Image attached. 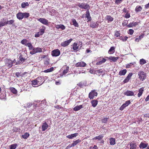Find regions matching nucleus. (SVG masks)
<instances>
[{"label": "nucleus", "mask_w": 149, "mask_h": 149, "mask_svg": "<svg viewBox=\"0 0 149 149\" xmlns=\"http://www.w3.org/2000/svg\"><path fill=\"white\" fill-rule=\"evenodd\" d=\"M139 78L142 81L145 80L146 77V74L143 71H140L138 72Z\"/></svg>", "instance_id": "obj_1"}, {"label": "nucleus", "mask_w": 149, "mask_h": 149, "mask_svg": "<svg viewBox=\"0 0 149 149\" xmlns=\"http://www.w3.org/2000/svg\"><path fill=\"white\" fill-rule=\"evenodd\" d=\"M77 6L80 8L88 10L90 8V6L87 3H79Z\"/></svg>", "instance_id": "obj_2"}, {"label": "nucleus", "mask_w": 149, "mask_h": 149, "mask_svg": "<svg viewBox=\"0 0 149 149\" xmlns=\"http://www.w3.org/2000/svg\"><path fill=\"white\" fill-rule=\"evenodd\" d=\"M42 52V49L40 47L33 48L32 51H31L30 53L31 54H33L35 53Z\"/></svg>", "instance_id": "obj_3"}, {"label": "nucleus", "mask_w": 149, "mask_h": 149, "mask_svg": "<svg viewBox=\"0 0 149 149\" xmlns=\"http://www.w3.org/2000/svg\"><path fill=\"white\" fill-rule=\"evenodd\" d=\"M4 62L6 65L8 67V68H10L12 66L13 62L10 60L5 59Z\"/></svg>", "instance_id": "obj_4"}, {"label": "nucleus", "mask_w": 149, "mask_h": 149, "mask_svg": "<svg viewBox=\"0 0 149 149\" xmlns=\"http://www.w3.org/2000/svg\"><path fill=\"white\" fill-rule=\"evenodd\" d=\"M36 79L38 84V85L39 86L42 85L45 81V80L44 81V78L43 76L38 77Z\"/></svg>", "instance_id": "obj_5"}, {"label": "nucleus", "mask_w": 149, "mask_h": 149, "mask_svg": "<svg viewBox=\"0 0 149 149\" xmlns=\"http://www.w3.org/2000/svg\"><path fill=\"white\" fill-rule=\"evenodd\" d=\"M52 55L53 56H57L60 54V52L58 49H56L52 51Z\"/></svg>", "instance_id": "obj_6"}, {"label": "nucleus", "mask_w": 149, "mask_h": 149, "mask_svg": "<svg viewBox=\"0 0 149 149\" xmlns=\"http://www.w3.org/2000/svg\"><path fill=\"white\" fill-rule=\"evenodd\" d=\"M38 20L43 24L46 25H48V20L45 18H40L38 19Z\"/></svg>", "instance_id": "obj_7"}, {"label": "nucleus", "mask_w": 149, "mask_h": 149, "mask_svg": "<svg viewBox=\"0 0 149 149\" xmlns=\"http://www.w3.org/2000/svg\"><path fill=\"white\" fill-rule=\"evenodd\" d=\"M97 95V94L96 92L94 91H92L89 93L88 97L91 99H92L95 96H96Z\"/></svg>", "instance_id": "obj_8"}, {"label": "nucleus", "mask_w": 149, "mask_h": 149, "mask_svg": "<svg viewBox=\"0 0 149 149\" xmlns=\"http://www.w3.org/2000/svg\"><path fill=\"white\" fill-rule=\"evenodd\" d=\"M130 100H127L125 102V103L123 104L120 107V110H123L124 109L127 107L130 103Z\"/></svg>", "instance_id": "obj_9"}, {"label": "nucleus", "mask_w": 149, "mask_h": 149, "mask_svg": "<svg viewBox=\"0 0 149 149\" xmlns=\"http://www.w3.org/2000/svg\"><path fill=\"white\" fill-rule=\"evenodd\" d=\"M72 40V39L71 38L67 41H65L64 42H61V45L63 47H65L68 45Z\"/></svg>", "instance_id": "obj_10"}, {"label": "nucleus", "mask_w": 149, "mask_h": 149, "mask_svg": "<svg viewBox=\"0 0 149 149\" xmlns=\"http://www.w3.org/2000/svg\"><path fill=\"white\" fill-rule=\"evenodd\" d=\"M44 101H42L40 102V101H37L36 103H33V107L36 108L37 107H40L42 106V103H43L44 102Z\"/></svg>", "instance_id": "obj_11"}, {"label": "nucleus", "mask_w": 149, "mask_h": 149, "mask_svg": "<svg viewBox=\"0 0 149 149\" xmlns=\"http://www.w3.org/2000/svg\"><path fill=\"white\" fill-rule=\"evenodd\" d=\"M86 65V63L83 61L78 62L75 64L77 67H83L85 66Z\"/></svg>", "instance_id": "obj_12"}, {"label": "nucleus", "mask_w": 149, "mask_h": 149, "mask_svg": "<svg viewBox=\"0 0 149 149\" xmlns=\"http://www.w3.org/2000/svg\"><path fill=\"white\" fill-rule=\"evenodd\" d=\"M124 94L127 96H132L134 95V93L133 91H127L124 93Z\"/></svg>", "instance_id": "obj_13"}, {"label": "nucleus", "mask_w": 149, "mask_h": 149, "mask_svg": "<svg viewBox=\"0 0 149 149\" xmlns=\"http://www.w3.org/2000/svg\"><path fill=\"white\" fill-rule=\"evenodd\" d=\"M48 127V125L47 124L46 122L43 123L42 125V131H45L47 129Z\"/></svg>", "instance_id": "obj_14"}, {"label": "nucleus", "mask_w": 149, "mask_h": 149, "mask_svg": "<svg viewBox=\"0 0 149 149\" xmlns=\"http://www.w3.org/2000/svg\"><path fill=\"white\" fill-rule=\"evenodd\" d=\"M130 149H136V145L135 142H131L130 143Z\"/></svg>", "instance_id": "obj_15"}, {"label": "nucleus", "mask_w": 149, "mask_h": 149, "mask_svg": "<svg viewBox=\"0 0 149 149\" xmlns=\"http://www.w3.org/2000/svg\"><path fill=\"white\" fill-rule=\"evenodd\" d=\"M55 26L57 29H61L62 30H64L65 28V26L63 25L62 24L56 25Z\"/></svg>", "instance_id": "obj_16"}, {"label": "nucleus", "mask_w": 149, "mask_h": 149, "mask_svg": "<svg viewBox=\"0 0 149 149\" xmlns=\"http://www.w3.org/2000/svg\"><path fill=\"white\" fill-rule=\"evenodd\" d=\"M72 48L75 51H77L79 50V48L77 46V44L76 43H74L72 46Z\"/></svg>", "instance_id": "obj_17"}, {"label": "nucleus", "mask_w": 149, "mask_h": 149, "mask_svg": "<svg viewBox=\"0 0 149 149\" xmlns=\"http://www.w3.org/2000/svg\"><path fill=\"white\" fill-rule=\"evenodd\" d=\"M90 26L93 28H94L98 26V24L97 23V22H92L90 23Z\"/></svg>", "instance_id": "obj_18"}, {"label": "nucleus", "mask_w": 149, "mask_h": 149, "mask_svg": "<svg viewBox=\"0 0 149 149\" xmlns=\"http://www.w3.org/2000/svg\"><path fill=\"white\" fill-rule=\"evenodd\" d=\"M86 17L87 18V19L88 20L87 22L91 20V18L90 16V13L89 10H86Z\"/></svg>", "instance_id": "obj_19"}, {"label": "nucleus", "mask_w": 149, "mask_h": 149, "mask_svg": "<svg viewBox=\"0 0 149 149\" xmlns=\"http://www.w3.org/2000/svg\"><path fill=\"white\" fill-rule=\"evenodd\" d=\"M78 135V133H75L68 135L66 136V137L69 139H72L74 137H76Z\"/></svg>", "instance_id": "obj_20"}, {"label": "nucleus", "mask_w": 149, "mask_h": 149, "mask_svg": "<svg viewBox=\"0 0 149 149\" xmlns=\"http://www.w3.org/2000/svg\"><path fill=\"white\" fill-rule=\"evenodd\" d=\"M119 58L118 57L110 56L109 58V59L111 61V62H115Z\"/></svg>", "instance_id": "obj_21"}, {"label": "nucleus", "mask_w": 149, "mask_h": 149, "mask_svg": "<svg viewBox=\"0 0 149 149\" xmlns=\"http://www.w3.org/2000/svg\"><path fill=\"white\" fill-rule=\"evenodd\" d=\"M23 13L19 12L17 14V17L19 20H21L23 18Z\"/></svg>", "instance_id": "obj_22"}, {"label": "nucleus", "mask_w": 149, "mask_h": 149, "mask_svg": "<svg viewBox=\"0 0 149 149\" xmlns=\"http://www.w3.org/2000/svg\"><path fill=\"white\" fill-rule=\"evenodd\" d=\"M148 145V143H145L143 142H141L139 145V147L142 148H144L146 147Z\"/></svg>", "instance_id": "obj_23"}, {"label": "nucleus", "mask_w": 149, "mask_h": 149, "mask_svg": "<svg viewBox=\"0 0 149 149\" xmlns=\"http://www.w3.org/2000/svg\"><path fill=\"white\" fill-rule=\"evenodd\" d=\"M138 24V23L136 22H134L131 23L127 25V26L129 27H131L132 26H135L136 25H137Z\"/></svg>", "instance_id": "obj_24"}, {"label": "nucleus", "mask_w": 149, "mask_h": 149, "mask_svg": "<svg viewBox=\"0 0 149 149\" xmlns=\"http://www.w3.org/2000/svg\"><path fill=\"white\" fill-rule=\"evenodd\" d=\"M83 107L82 105L77 106L74 108V110L75 111H78Z\"/></svg>", "instance_id": "obj_25"}, {"label": "nucleus", "mask_w": 149, "mask_h": 149, "mask_svg": "<svg viewBox=\"0 0 149 149\" xmlns=\"http://www.w3.org/2000/svg\"><path fill=\"white\" fill-rule=\"evenodd\" d=\"M127 72L126 69H123L120 70L119 73V75L120 76L125 75Z\"/></svg>", "instance_id": "obj_26"}, {"label": "nucleus", "mask_w": 149, "mask_h": 149, "mask_svg": "<svg viewBox=\"0 0 149 149\" xmlns=\"http://www.w3.org/2000/svg\"><path fill=\"white\" fill-rule=\"evenodd\" d=\"M143 88H141L139 90V93L138 94V97H140L142 95L143 92Z\"/></svg>", "instance_id": "obj_27"}, {"label": "nucleus", "mask_w": 149, "mask_h": 149, "mask_svg": "<svg viewBox=\"0 0 149 149\" xmlns=\"http://www.w3.org/2000/svg\"><path fill=\"white\" fill-rule=\"evenodd\" d=\"M91 103L92 106L94 107H95L97 104L98 101L97 100H93L91 101Z\"/></svg>", "instance_id": "obj_28"}, {"label": "nucleus", "mask_w": 149, "mask_h": 149, "mask_svg": "<svg viewBox=\"0 0 149 149\" xmlns=\"http://www.w3.org/2000/svg\"><path fill=\"white\" fill-rule=\"evenodd\" d=\"M81 142V140L78 139L75 141H74L73 143L72 144L73 147L77 145L79 143H80Z\"/></svg>", "instance_id": "obj_29"}, {"label": "nucleus", "mask_w": 149, "mask_h": 149, "mask_svg": "<svg viewBox=\"0 0 149 149\" xmlns=\"http://www.w3.org/2000/svg\"><path fill=\"white\" fill-rule=\"evenodd\" d=\"M110 144L111 145H114L115 144V139L114 138H111L109 139Z\"/></svg>", "instance_id": "obj_30"}, {"label": "nucleus", "mask_w": 149, "mask_h": 149, "mask_svg": "<svg viewBox=\"0 0 149 149\" xmlns=\"http://www.w3.org/2000/svg\"><path fill=\"white\" fill-rule=\"evenodd\" d=\"M103 137V136L102 135H100L98 136H96L93 139V140H96L98 139V140H100L102 139Z\"/></svg>", "instance_id": "obj_31"}, {"label": "nucleus", "mask_w": 149, "mask_h": 149, "mask_svg": "<svg viewBox=\"0 0 149 149\" xmlns=\"http://www.w3.org/2000/svg\"><path fill=\"white\" fill-rule=\"evenodd\" d=\"M115 51V47H111L108 51V53L110 54H113Z\"/></svg>", "instance_id": "obj_32"}, {"label": "nucleus", "mask_w": 149, "mask_h": 149, "mask_svg": "<svg viewBox=\"0 0 149 149\" xmlns=\"http://www.w3.org/2000/svg\"><path fill=\"white\" fill-rule=\"evenodd\" d=\"M10 89L11 91L13 94H16L17 93V90L13 87L10 88Z\"/></svg>", "instance_id": "obj_33"}, {"label": "nucleus", "mask_w": 149, "mask_h": 149, "mask_svg": "<svg viewBox=\"0 0 149 149\" xmlns=\"http://www.w3.org/2000/svg\"><path fill=\"white\" fill-rule=\"evenodd\" d=\"M142 9V8L140 6H137L135 8V11L137 12H140L141 11Z\"/></svg>", "instance_id": "obj_34"}, {"label": "nucleus", "mask_w": 149, "mask_h": 149, "mask_svg": "<svg viewBox=\"0 0 149 149\" xmlns=\"http://www.w3.org/2000/svg\"><path fill=\"white\" fill-rule=\"evenodd\" d=\"M54 70V68L53 67L51 68H50L45 70L43 71V72H50L53 71Z\"/></svg>", "instance_id": "obj_35"}, {"label": "nucleus", "mask_w": 149, "mask_h": 149, "mask_svg": "<svg viewBox=\"0 0 149 149\" xmlns=\"http://www.w3.org/2000/svg\"><path fill=\"white\" fill-rule=\"evenodd\" d=\"M17 144L16 143L12 144L9 146L10 149H15L17 147Z\"/></svg>", "instance_id": "obj_36"}, {"label": "nucleus", "mask_w": 149, "mask_h": 149, "mask_svg": "<svg viewBox=\"0 0 149 149\" xmlns=\"http://www.w3.org/2000/svg\"><path fill=\"white\" fill-rule=\"evenodd\" d=\"M72 20L73 25H74L75 26L78 27V24L77 22H76V20L74 19H72Z\"/></svg>", "instance_id": "obj_37"}, {"label": "nucleus", "mask_w": 149, "mask_h": 149, "mask_svg": "<svg viewBox=\"0 0 149 149\" xmlns=\"http://www.w3.org/2000/svg\"><path fill=\"white\" fill-rule=\"evenodd\" d=\"M32 84L33 86V85H38V86H39V85H38V84L37 81V80L36 79H35L33 80L32 81Z\"/></svg>", "instance_id": "obj_38"}, {"label": "nucleus", "mask_w": 149, "mask_h": 149, "mask_svg": "<svg viewBox=\"0 0 149 149\" xmlns=\"http://www.w3.org/2000/svg\"><path fill=\"white\" fill-rule=\"evenodd\" d=\"M5 25V22L4 21V19H1L0 20V27L3 26Z\"/></svg>", "instance_id": "obj_39"}, {"label": "nucleus", "mask_w": 149, "mask_h": 149, "mask_svg": "<svg viewBox=\"0 0 149 149\" xmlns=\"http://www.w3.org/2000/svg\"><path fill=\"white\" fill-rule=\"evenodd\" d=\"M106 17L107 20L111 22L113 20V18L110 16L107 15Z\"/></svg>", "instance_id": "obj_40"}, {"label": "nucleus", "mask_w": 149, "mask_h": 149, "mask_svg": "<svg viewBox=\"0 0 149 149\" xmlns=\"http://www.w3.org/2000/svg\"><path fill=\"white\" fill-rule=\"evenodd\" d=\"M29 134L28 133L26 132L25 133L24 135H22V138L26 139L29 136Z\"/></svg>", "instance_id": "obj_41"}, {"label": "nucleus", "mask_w": 149, "mask_h": 149, "mask_svg": "<svg viewBox=\"0 0 149 149\" xmlns=\"http://www.w3.org/2000/svg\"><path fill=\"white\" fill-rule=\"evenodd\" d=\"M140 64L141 65H143L146 63V62L145 59H141L140 60Z\"/></svg>", "instance_id": "obj_42"}, {"label": "nucleus", "mask_w": 149, "mask_h": 149, "mask_svg": "<svg viewBox=\"0 0 149 149\" xmlns=\"http://www.w3.org/2000/svg\"><path fill=\"white\" fill-rule=\"evenodd\" d=\"M19 60L20 61V63H23L25 60V59L22 56L20 55L19 57Z\"/></svg>", "instance_id": "obj_43"}, {"label": "nucleus", "mask_w": 149, "mask_h": 149, "mask_svg": "<svg viewBox=\"0 0 149 149\" xmlns=\"http://www.w3.org/2000/svg\"><path fill=\"white\" fill-rule=\"evenodd\" d=\"M23 13V18H27L29 17V14L28 13Z\"/></svg>", "instance_id": "obj_44"}, {"label": "nucleus", "mask_w": 149, "mask_h": 149, "mask_svg": "<svg viewBox=\"0 0 149 149\" xmlns=\"http://www.w3.org/2000/svg\"><path fill=\"white\" fill-rule=\"evenodd\" d=\"M27 40L25 39H23V40H22L21 42V43L23 45H25L26 44V43H27Z\"/></svg>", "instance_id": "obj_45"}, {"label": "nucleus", "mask_w": 149, "mask_h": 149, "mask_svg": "<svg viewBox=\"0 0 149 149\" xmlns=\"http://www.w3.org/2000/svg\"><path fill=\"white\" fill-rule=\"evenodd\" d=\"M135 64V62L130 63L127 65L126 67L127 68H130L131 66H132L133 65H134Z\"/></svg>", "instance_id": "obj_46"}, {"label": "nucleus", "mask_w": 149, "mask_h": 149, "mask_svg": "<svg viewBox=\"0 0 149 149\" xmlns=\"http://www.w3.org/2000/svg\"><path fill=\"white\" fill-rule=\"evenodd\" d=\"M128 38V37L126 36L123 37L122 36L120 37V39L121 40L123 41H125Z\"/></svg>", "instance_id": "obj_47"}, {"label": "nucleus", "mask_w": 149, "mask_h": 149, "mask_svg": "<svg viewBox=\"0 0 149 149\" xmlns=\"http://www.w3.org/2000/svg\"><path fill=\"white\" fill-rule=\"evenodd\" d=\"M69 68L68 67H66V69L65 70L63 71V74H65L67 73L68 71V70Z\"/></svg>", "instance_id": "obj_48"}, {"label": "nucleus", "mask_w": 149, "mask_h": 149, "mask_svg": "<svg viewBox=\"0 0 149 149\" xmlns=\"http://www.w3.org/2000/svg\"><path fill=\"white\" fill-rule=\"evenodd\" d=\"M120 34L119 33V31H117L116 32H115V36L117 37H120Z\"/></svg>", "instance_id": "obj_49"}, {"label": "nucleus", "mask_w": 149, "mask_h": 149, "mask_svg": "<svg viewBox=\"0 0 149 149\" xmlns=\"http://www.w3.org/2000/svg\"><path fill=\"white\" fill-rule=\"evenodd\" d=\"M108 118H104L102 120V123H106L107 121Z\"/></svg>", "instance_id": "obj_50"}, {"label": "nucleus", "mask_w": 149, "mask_h": 149, "mask_svg": "<svg viewBox=\"0 0 149 149\" xmlns=\"http://www.w3.org/2000/svg\"><path fill=\"white\" fill-rule=\"evenodd\" d=\"M133 74L132 73H130L128 75H127V77H126L127 78L129 79H130L131 78V77Z\"/></svg>", "instance_id": "obj_51"}, {"label": "nucleus", "mask_w": 149, "mask_h": 149, "mask_svg": "<svg viewBox=\"0 0 149 149\" xmlns=\"http://www.w3.org/2000/svg\"><path fill=\"white\" fill-rule=\"evenodd\" d=\"M134 32V31L132 29H130L128 31V33L130 35H132L133 34Z\"/></svg>", "instance_id": "obj_52"}, {"label": "nucleus", "mask_w": 149, "mask_h": 149, "mask_svg": "<svg viewBox=\"0 0 149 149\" xmlns=\"http://www.w3.org/2000/svg\"><path fill=\"white\" fill-rule=\"evenodd\" d=\"M40 35H41L40 34V33L38 32L35 34V37L36 38H38L39 37Z\"/></svg>", "instance_id": "obj_53"}, {"label": "nucleus", "mask_w": 149, "mask_h": 149, "mask_svg": "<svg viewBox=\"0 0 149 149\" xmlns=\"http://www.w3.org/2000/svg\"><path fill=\"white\" fill-rule=\"evenodd\" d=\"M130 17V15L129 13H127L125 16V17L126 18H128Z\"/></svg>", "instance_id": "obj_54"}, {"label": "nucleus", "mask_w": 149, "mask_h": 149, "mask_svg": "<svg viewBox=\"0 0 149 149\" xmlns=\"http://www.w3.org/2000/svg\"><path fill=\"white\" fill-rule=\"evenodd\" d=\"M41 35H42L44 33V30L43 29H41L39 32Z\"/></svg>", "instance_id": "obj_55"}, {"label": "nucleus", "mask_w": 149, "mask_h": 149, "mask_svg": "<svg viewBox=\"0 0 149 149\" xmlns=\"http://www.w3.org/2000/svg\"><path fill=\"white\" fill-rule=\"evenodd\" d=\"M21 73H19V72H17L15 73V75L16 77H19L21 76L20 74Z\"/></svg>", "instance_id": "obj_56"}, {"label": "nucleus", "mask_w": 149, "mask_h": 149, "mask_svg": "<svg viewBox=\"0 0 149 149\" xmlns=\"http://www.w3.org/2000/svg\"><path fill=\"white\" fill-rule=\"evenodd\" d=\"M32 104L31 103H28L26 104L27 107H30L32 105Z\"/></svg>", "instance_id": "obj_57"}, {"label": "nucleus", "mask_w": 149, "mask_h": 149, "mask_svg": "<svg viewBox=\"0 0 149 149\" xmlns=\"http://www.w3.org/2000/svg\"><path fill=\"white\" fill-rule=\"evenodd\" d=\"M9 24H12L14 22V20H10L8 21Z\"/></svg>", "instance_id": "obj_58"}, {"label": "nucleus", "mask_w": 149, "mask_h": 149, "mask_svg": "<svg viewBox=\"0 0 149 149\" xmlns=\"http://www.w3.org/2000/svg\"><path fill=\"white\" fill-rule=\"evenodd\" d=\"M96 72H97L96 73H102L103 72V70L102 69H101L100 70H97L96 71Z\"/></svg>", "instance_id": "obj_59"}, {"label": "nucleus", "mask_w": 149, "mask_h": 149, "mask_svg": "<svg viewBox=\"0 0 149 149\" xmlns=\"http://www.w3.org/2000/svg\"><path fill=\"white\" fill-rule=\"evenodd\" d=\"M130 79L126 77V78L124 80L123 82L124 83H126Z\"/></svg>", "instance_id": "obj_60"}, {"label": "nucleus", "mask_w": 149, "mask_h": 149, "mask_svg": "<svg viewBox=\"0 0 149 149\" xmlns=\"http://www.w3.org/2000/svg\"><path fill=\"white\" fill-rule=\"evenodd\" d=\"M72 146H72V144L71 145L70 144L65 149H69Z\"/></svg>", "instance_id": "obj_61"}, {"label": "nucleus", "mask_w": 149, "mask_h": 149, "mask_svg": "<svg viewBox=\"0 0 149 149\" xmlns=\"http://www.w3.org/2000/svg\"><path fill=\"white\" fill-rule=\"evenodd\" d=\"M21 6L22 8H24L26 6L24 4V2L22 3L21 4Z\"/></svg>", "instance_id": "obj_62"}, {"label": "nucleus", "mask_w": 149, "mask_h": 149, "mask_svg": "<svg viewBox=\"0 0 149 149\" xmlns=\"http://www.w3.org/2000/svg\"><path fill=\"white\" fill-rule=\"evenodd\" d=\"M102 63L101 61H99L97 62L96 64V65H98L101 64Z\"/></svg>", "instance_id": "obj_63"}, {"label": "nucleus", "mask_w": 149, "mask_h": 149, "mask_svg": "<svg viewBox=\"0 0 149 149\" xmlns=\"http://www.w3.org/2000/svg\"><path fill=\"white\" fill-rule=\"evenodd\" d=\"M77 85L79 86L80 87H82L83 86V84L81 82H80Z\"/></svg>", "instance_id": "obj_64"}]
</instances>
